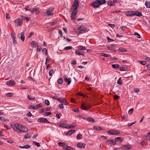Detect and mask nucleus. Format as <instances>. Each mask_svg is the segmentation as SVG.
Listing matches in <instances>:
<instances>
[{
  "mask_svg": "<svg viewBox=\"0 0 150 150\" xmlns=\"http://www.w3.org/2000/svg\"><path fill=\"white\" fill-rule=\"evenodd\" d=\"M79 6L78 0H75L71 6V10L72 11H77V9Z\"/></svg>",
  "mask_w": 150,
  "mask_h": 150,
  "instance_id": "nucleus-1",
  "label": "nucleus"
},
{
  "mask_svg": "<svg viewBox=\"0 0 150 150\" xmlns=\"http://www.w3.org/2000/svg\"><path fill=\"white\" fill-rule=\"evenodd\" d=\"M15 25L17 27L21 26L23 23V20L20 18H18L14 21Z\"/></svg>",
  "mask_w": 150,
  "mask_h": 150,
  "instance_id": "nucleus-2",
  "label": "nucleus"
},
{
  "mask_svg": "<svg viewBox=\"0 0 150 150\" xmlns=\"http://www.w3.org/2000/svg\"><path fill=\"white\" fill-rule=\"evenodd\" d=\"M54 8H53L48 9L47 11L44 13V16H47L48 15L50 16L53 15V13L52 12L54 11Z\"/></svg>",
  "mask_w": 150,
  "mask_h": 150,
  "instance_id": "nucleus-3",
  "label": "nucleus"
},
{
  "mask_svg": "<svg viewBox=\"0 0 150 150\" xmlns=\"http://www.w3.org/2000/svg\"><path fill=\"white\" fill-rule=\"evenodd\" d=\"M38 122H41L46 123H50V122L47 120V119L45 118L40 117L37 120Z\"/></svg>",
  "mask_w": 150,
  "mask_h": 150,
  "instance_id": "nucleus-4",
  "label": "nucleus"
},
{
  "mask_svg": "<svg viewBox=\"0 0 150 150\" xmlns=\"http://www.w3.org/2000/svg\"><path fill=\"white\" fill-rule=\"evenodd\" d=\"M108 132L111 135L118 134L120 133V132L119 131L114 129L108 131Z\"/></svg>",
  "mask_w": 150,
  "mask_h": 150,
  "instance_id": "nucleus-5",
  "label": "nucleus"
},
{
  "mask_svg": "<svg viewBox=\"0 0 150 150\" xmlns=\"http://www.w3.org/2000/svg\"><path fill=\"white\" fill-rule=\"evenodd\" d=\"M116 141L113 140H108L105 142L106 144L110 146H113L115 144Z\"/></svg>",
  "mask_w": 150,
  "mask_h": 150,
  "instance_id": "nucleus-6",
  "label": "nucleus"
},
{
  "mask_svg": "<svg viewBox=\"0 0 150 150\" xmlns=\"http://www.w3.org/2000/svg\"><path fill=\"white\" fill-rule=\"evenodd\" d=\"M14 127L15 128L12 127L13 130L14 131H16V129H18L20 131L21 127H22V125H19L17 124H15L14 125Z\"/></svg>",
  "mask_w": 150,
  "mask_h": 150,
  "instance_id": "nucleus-7",
  "label": "nucleus"
},
{
  "mask_svg": "<svg viewBox=\"0 0 150 150\" xmlns=\"http://www.w3.org/2000/svg\"><path fill=\"white\" fill-rule=\"evenodd\" d=\"M18 37L19 39H21V41H24L25 39V37L24 36V33L23 32L19 33L18 34Z\"/></svg>",
  "mask_w": 150,
  "mask_h": 150,
  "instance_id": "nucleus-8",
  "label": "nucleus"
},
{
  "mask_svg": "<svg viewBox=\"0 0 150 150\" xmlns=\"http://www.w3.org/2000/svg\"><path fill=\"white\" fill-rule=\"evenodd\" d=\"M64 81L67 83V84H70L71 81V78H67L66 76H64Z\"/></svg>",
  "mask_w": 150,
  "mask_h": 150,
  "instance_id": "nucleus-9",
  "label": "nucleus"
},
{
  "mask_svg": "<svg viewBox=\"0 0 150 150\" xmlns=\"http://www.w3.org/2000/svg\"><path fill=\"white\" fill-rule=\"evenodd\" d=\"M122 148L123 150H128L132 148L131 145H125L122 146Z\"/></svg>",
  "mask_w": 150,
  "mask_h": 150,
  "instance_id": "nucleus-10",
  "label": "nucleus"
},
{
  "mask_svg": "<svg viewBox=\"0 0 150 150\" xmlns=\"http://www.w3.org/2000/svg\"><path fill=\"white\" fill-rule=\"evenodd\" d=\"M100 5L99 1L98 0L93 2L92 3V5L94 8H98Z\"/></svg>",
  "mask_w": 150,
  "mask_h": 150,
  "instance_id": "nucleus-11",
  "label": "nucleus"
},
{
  "mask_svg": "<svg viewBox=\"0 0 150 150\" xmlns=\"http://www.w3.org/2000/svg\"><path fill=\"white\" fill-rule=\"evenodd\" d=\"M66 121H64L60 123H58V124L59 126L67 128L68 125L66 124Z\"/></svg>",
  "mask_w": 150,
  "mask_h": 150,
  "instance_id": "nucleus-12",
  "label": "nucleus"
},
{
  "mask_svg": "<svg viewBox=\"0 0 150 150\" xmlns=\"http://www.w3.org/2000/svg\"><path fill=\"white\" fill-rule=\"evenodd\" d=\"M72 11L73 12L71 15V18L72 20H73L75 18L76 15L78 13V11Z\"/></svg>",
  "mask_w": 150,
  "mask_h": 150,
  "instance_id": "nucleus-13",
  "label": "nucleus"
},
{
  "mask_svg": "<svg viewBox=\"0 0 150 150\" xmlns=\"http://www.w3.org/2000/svg\"><path fill=\"white\" fill-rule=\"evenodd\" d=\"M85 145L86 144H85L81 142H79L77 144V146L81 149H83L84 148Z\"/></svg>",
  "mask_w": 150,
  "mask_h": 150,
  "instance_id": "nucleus-14",
  "label": "nucleus"
},
{
  "mask_svg": "<svg viewBox=\"0 0 150 150\" xmlns=\"http://www.w3.org/2000/svg\"><path fill=\"white\" fill-rule=\"evenodd\" d=\"M77 29L78 30H79L83 32L86 31L87 29V28L86 27L81 26L78 27L77 28Z\"/></svg>",
  "mask_w": 150,
  "mask_h": 150,
  "instance_id": "nucleus-15",
  "label": "nucleus"
},
{
  "mask_svg": "<svg viewBox=\"0 0 150 150\" xmlns=\"http://www.w3.org/2000/svg\"><path fill=\"white\" fill-rule=\"evenodd\" d=\"M15 35V33H11V37L12 38V39L13 40V43L16 44L17 42L15 40V37L14 36Z\"/></svg>",
  "mask_w": 150,
  "mask_h": 150,
  "instance_id": "nucleus-16",
  "label": "nucleus"
},
{
  "mask_svg": "<svg viewBox=\"0 0 150 150\" xmlns=\"http://www.w3.org/2000/svg\"><path fill=\"white\" fill-rule=\"evenodd\" d=\"M134 11H128L126 12V15L127 16H134Z\"/></svg>",
  "mask_w": 150,
  "mask_h": 150,
  "instance_id": "nucleus-17",
  "label": "nucleus"
},
{
  "mask_svg": "<svg viewBox=\"0 0 150 150\" xmlns=\"http://www.w3.org/2000/svg\"><path fill=\"white\" fill-rule=\"evenodd\" d=\"M20 131L23 132H26L28 131V129L25 127L22 126Z\"/></svg>",
  "mask_w": 150,
  "mask_h": 150,
  "instance_id": "nucleus-18",
  "label": "nucleus"
},
{
  "mask_svg": "<svg viewBox=\"0 0 150 150\" xmlns=\"http://www.w3.org/2000/svg\"><path fill=\"white\" fill-rule=\"evenodd\" d=\"M134 12V16L135 15L139 17L142 16V13L138 11H135Z\"/></svg>",
  "mask_w": 150,
  "mask_h": 150,
  "instance_id": "nucleus-19",
  "label": "nucleus"
},
{
  "mask_svg": "<svg viewBox=\"0 0 150 150\" xmlns=\"http://www.w3.org/2000/svg\"><path fill=\"white\" fill-rule=\"evenodd\" d=\"M123 140V138L122 137H119L115 138V140L116 142L120 141V143H121Z\"/></svg>",
  "mask_w": 150,
  "mask_h": 150,
  "instance_id": "nucleus-20",
  "label": "nucleus"
},
{
  "mask_svg": "<svg viewBox=\"0 0 150 150\" xmlns=\"http://www.w3.org/2000/svg\"><path fill=\"white\" fill-rule=\"evenodd\" d=\"M16 83L13 81L12 80H10L6 82V84H15Z\"/></svg>",
  "mask_w": 150,
  "mask_h": 150,
  "instance_id": "nucleus-21",
  "label": "nucleus"
},
{
  "mask_svg": "<svg viewBox=\"0 0 150 150\" xmlns=\"http://www.w3.org/2000/svg\"><path fill=\"white\" fill-rule=\"evenodd\" d=\"M91 107V106H89L88 108H89ZM81 108L84 110H86L88 109V108L86 106H85L84 105V103H82L81 104Z\"/></svg>",
  "mask_w": 150,
  "mask_h": 150,
  "instance_id": "nucleus-22",
  "label": "nucleus"
},
{
  "mask_svg": "<svg viewBox=\"0 0 150 150\" xmlns=\"http://www.w3.org/2000/svg\"><path fill=\"white\" fill-rule=\"evenodd\" d=\"M146 7L147 8H150V1H146L145 2Z\"/></svg>",
  "mask_w": 150,
  "mask_h": 150,
  "instance_id": "nucleus-23",
  "label": "nucleus"
},
{
  "mask_svg": "<svg viewBox=\"0 0 150 150\" xmlns=\"http://www.w3.org/2000/svg\"><path fill=\"white\" fill-rule=\"evenodd\" d=\"M19 148L21 149L22 148H25L28 149L30 147V146L28 144H26L23 146H20Z\"/></svg>",
  "mask_w": 150,
  "mask_h": 150,
  "instance_id": "nucleus-24",
  "label": "nucleus"
},
{
  "mask_svg": "<svg viewBox=\"0 0 150 150\" xmlns=\"http://www.w3.org/2000/svg\"><path fill=\"white\" fill-rule=\"evenodd\" d=\"M39 10V8L37 7L32 9L31 10V12L32 14H33L34 12H37Z\"/></svg>",
  "mask_w": 150,
  "mask_h": 150,
  "instance_id": "nucleus-25",
  "label": "nucleus"
},
{
  "mask_svg": "<svg viewBox=\"0 0 150 150\" xmlns=\"http://www.w3.org/2000/svg\"><path fill=\"white\" fill-rule=\"evenodd\" d=\"M21 17L24 20H25L27 21H29L31 18L30 17H25L23 16H21Z\"/></svg>",
  "mask_w": 150,
  "mask_h": 150,
  "instance_id": "nucleus-26",
  "label": "nucleus"
},
{
  "mask_svg": "<svg viewBox=\"0 0 150 150\" xmlns=\"http://www.w3.org/2000/svg\"><path fill=\"white\" fill-rule=\"evenodd\" d=\"M86 120L89 122H95L94 119L93 118L91 117L87 118Z\"/></svg>",
  "mask_w": 150,
  "mask_h": 150,
  "instance_id": "nucleus-27",
  "label": "nucleus"
},
{
  "mask_svg": "<svg viewBox=\"0 0 150 150\" xmlns=\"http://www.w3.org/2000/svg\"><path fill=\"white\" fill-rule=\"evenodd\" d=\"M107 3L108 5L110 6H113L115 5V4L112 1H108Z\"/></svg>",
  "mask_w": 150,
  "mask_h": 150,
  "instance_id": "nucleus-28",
  "label": "nucleus"
},
{
  "mask_svg": "<svg viewBox=\"0 0 150 150\" xmlns=\"http://www.w3.org/2000/svg\"><path fill=\"white\" fill-rule=\"evenodd\" d=\"M75 130L71 129L67 132V134L68 135H71L72 134L75 133Z\"/></svg>",
  "mask_w": 150,
  "mask_h": 150,
  "instance_id": "nucleus-29",
  "label": "nucleus"
},
{
  "mask_svg": "<svg viewBox=\"0 0 150 150\" xmlns=\"http://www.w3.org/2000/svg\"><path fill=\"white\" fill-rule=\"evenodd\" d=\"M62 104L64 105H67V103L66 102V100L64 98L60 99L59 101Z\"/></svg>",
  "mask_w": 150,
  "mask_h": 150,
  "instance_id": "nucleus-30",
  "label": "nucleus"
},
{
  "mask_svg": "<svg viewBox=\"0 0 150 150\" xmlns=\"http://www.w3.org/2000/svg\"><path fill=\"white\" fill-rule=\"evenodd\" d=\"M118 51L120 52H125L127 51V50L123 47H120L118 49Z\"/></svg>",
  "mask_w": 150,
  "mask_h": 150,
  "instance_id": "nucleus-31",
  "label": "nucleus"
},
{
  "mask_svg": "<svg viewBox=\"0 0 150 150\" xmlns=\"http://www.w3.org/2000/svg\"><path fill=\"white\" fill-rule=\"evenodd\" d=\"M27 98L28 99L30 100H34L35 99V97L32 96L31 95H28Z\"/></svg>",
  "mask_w": 150,
  "mask_h": 150,
  "instance_id": "nucleus-32",
  "label": "nucleus"
},
{
  "mask_svg": "<svg viewBox=\"0 0 150 150\" xmlns=\"http://www.w3.org/2000/svg\"><path fill=\"white\" fill-rule=\"evenodd\" d=\"M93 128L95 129L98 130V131H100L102 129H102V128L100 127H99L97 126H94L93 127Z\"/></svg>",
  "mask_w": 150,
  "mask_h": 150,
  "instance_id": "nucleus-33",
  "label": "nucleus"
},
{
  "mask_svg": "<svg viewBox=\"0 0 150 150\" xmlns=\"http://www.w3.org/2000/svg\"><path fill=\"white\" fill-rule=\"evenodd\" d=\"M63 82V79L62 78H61L59 79H58V80L57 81V83L59 84H62Z\"/></svg>",
  "mask_w": 150,
  "mask_h": 150,
  "instance_id": "nucleus-34",
  "label": "nucleus"
},
{
  "mask_svg": "<svg viewBox=\"0 0 150 150\" xmlns=\"http://www.w3.org/2000/svg\"><path fill=\"white\" fill-rule=\"evenodd\" d=\"M120 66L118 64H117L112 65V68L114 69L119 68Z\"/></svg>",
  "mask_w": 150,
  "mask_h": 150,
  "instance_id": "nucleus-35",
  "label": "nucleus"
},
{
  "mask_svg": "<svg viewBox=\"0 0 150 150\" xmlns=\"http://www.w3.org/2000/svg\"><path fill=\"white\" fill-rule=\"evenodd\" d=\"M42 51L43 53H44L45 55L47 56L48 55L47 50L46 48H43L42 50Z\"/></svg>",
  "mask_w": 150,
  "mask_h": 150,
  "instance_id": "nucleus-36",
  "label": "nucleus"
},
{
  "mask_svg": "<svg viewBox=\"0 0 150 150\" xmlns=\"http://www.w3.org/2000/svg\"><path fill=\"white\" fill-rule=\"evenodd\" d=\"M78 48L81 50H86V47L82 46H79Z\"/></svg>",
  "mask_w": 150,
  "mask_h": 150,
  "instance_id": "nucleus-37",
  "label": "nucleus"
},
{
  "mask_svg": "<svg viewBox=\"0 0 150 150\" xmlns=\"http://www.w3.org/2000/svg\"><path fill=\"white\" fill-rule=\"evenodd\" d=\"M100 54L101 55L105 57H110V55L109 54L107 53L104 54L103 53H100Z\"/></svg>",
  "mask_w": 150,
  "mask_h": 150,
  "instance_id": "nucleus-38",
  "label": "nucleus"
},
{
  "mask_svg": "<svg viewBox=\"0 0 150 150\" xmlns=\"http://www.w3.org/2000/svg\"><path fill=\"white\" fill-rule=\"evenodd\" d=\"M31 44L32 46L33 47H35V46H37V45H38V43L37 42H36L35 43V41H32Z\"/></svg>",
  "mask_w": 150,
  "mask_h": 150,
  "instance_id": "nucleus-39",
  "label": "nucleus"
},
{
  "mask_svg": "<svg viewBox=\"0 0 150 150\" xmlns=\"http://www.w3.org/2000/svg\"><path fill=\"white\" fill-rule=\"evenodd\" d=\"M127 69V68L126 67H120V70L121 71H124L126 70Z\"/></svg>",
  "mask_w": 150,
  "mask_h": 150,
  "instance_id": "nucleus-40",
  "label": "nucleus"
},
{
  "mask_svg": "<svg viewBox=\"0 0 150 150\" xmlns=\"http://www.w3.org/2000/svg\"><path fill=\"white\" fill-rule=\"evenodd\" d=\"M83 136L82 135L80 134H78L77 136V139L78 140L81 139L82 138Z\"/></svg>",
  "mask_w": 150,
  "mask_h": 150,
  "instance_id": "nucleus-41",
  "label": "nucleus"
},
{
  "mask_svg": "<svg viewBox=\"0 0 150 150\" xmlns=\"http://www.w3.org/2000/svg\"><path fill=\"white\" fill-rule=\"evenodd\" d=\"M100 5L103 4L105 3L106 1L105 0H98Z\"/></svg>",
  "mask_w": 150,
  "mask_h": 150,
  "instance_id": "nucleus-42",
  "label": "nucleus"
},
{
  "mask_svg": "<svg viewBox=\"0 0 150 150\" xmlns=\"http://www.w3.org/2000/svg\"><path fill=\"white\" fill-rule=\"evenodd\" d=\"M51 60V59L50 57H48L46 59V62L45 63V64H46L47 63H48Z\"/></svg>",
  "mask_w": 150,
  "mask_h": 150,
  "instance_id": "nucleus-43",
  "label": "nucleus"
},
{
  "mask_svg": "<svg viewBox=\"0 0 150 150\" xmlns=\"http://www.w3.org/2000/svg\"><path fill=\"white\" fill-rule=\"evenodd\" d=\"M35 109H37L40 108L42 107V104H39L36 105L35 106Z\"/></svg>",
  "mask_w": 150,
  "mask_h": 150,
  "instance_id": "nucleus-44",
  "label": "nucleus"
},
{
  "mask_svg": "<svg viewBox=\"0 0 150 150\" xmlns=\"http://www.w3.org/2000/svg\"><path fill=\"white\" fill-rule=\"evenodd\" d=\"M65 144L64 142H59L58 143V144L59 146L63 147Z\"/></svg>",
  "mask_w": 150,
  "mask_h": 150,
  "instance_id": "nucleus-45",
  "label": "nucleus"
},
{
  "mask_svg": "<svg viewBox=\"0 0 150 150\" xmlns=\"http://www.w3.org/2000/svg\"><path fill=\"white\" fill-rule=\"evenodd\" d=\"M72 48V47L71 46H67L65 47L64 48V50H71Z\"/></svg>",
  "mask_w": 150,
  "mask_h": 150,
  "instance_id": "nucleus-46",
  "label": "nucleus"
},
{
  "mask_svg": "<svg viewBox=\"0 0 150 150\" xmlns=\"http://www.w3.org/2000/svg\"><path fill=\"white\" fill-rule=\"evenodd\" d=\"M30 137V134L28 133H27V134H25L24 136V137L26 139L29 138Z\"/></svg>",
  "mask_w": 150,
  "mask_h": 150,
  "instance_id": "nucleus-47",
  "label": "nucleus"
},
{
  "mask_svg": "<svg viewBox=\"0 0 150 150\" xmlns=\"http://www.w3.org/2000/svg\"><path fill=\"white\" fill-rule=\"evenodd\" d=\"M54 72V70L53 69H52L50 70L49 72V75L50 76H52V74Z\"/></svg>",
  "mask_w": 150,
  "mask_h": 150,
  "instance_id": "nucleus-48",
  "label": "nucleus"
},
{
  "mask_svg": "<svg viewBox=\"0 0 150 150\" xmlns=\"http://www.w3.org/2000/svg\"><path fill=\"white\" fill-rule=\"evenodd\" d=\"M117 83L118 84H122V81L121 77H120L118 80Z\"/></svg>",
  "mask_w": 150,
  "mask_h": 150,
  "instance_id": "nucleus-49",
  "label": "nucleus"
},
{
  "mask_svg": "<svg viewBox=\"0 0 150 150\" xmlns=\"http://www.w3.org/2000/svg\"><path fill=\"white\" fill-rule=\"evenodd\" d=\"M13 95V93H8L6 94V96L7 97H11Z\"/></svg>",
  "mask_w": 150,
  "mask_h": 150,
  "instance_id": "nucleus-50",
  "label": "nucleus"
},
{
  "mask_svg": "<svg viewBox=\"0 0 150 150\" xmlns=\"http://www.w3.org/2000/svg\"><path fill=\"white\" fill-rule=\"evenodd\" d=\"M75 127V126L74 125H67V128L74 129Z\"/></svg>",
  "mask_w": 150,
  "mask_h": 150,
  "instance_id": "nucleus-51",
  "label": "nucleus"
},
{
  "mask_svg": "<svg viewBox=\"0 0 150 150\" xmlns=\"http://www.w3.org/2000/svg\"><path fill=\"white\" fill-rule=\"evenodd\" d=\"M7 119H5V118L3 117H0V120L2 122H6Z\"/></svg>",
  "mask_w": 150,
  "mask_h": 150,
  "instance_id": "nucleus-52",
  "label": "nucleus"
},
{
  "mask_svg": "<svg viewBox=\"0 0 150 150\" xmlns=\"http://www.w3.org/2000/svg\"><path fill=\"white\" fill-rule=\"evenodd\" d=\"M75 53L76 55H81V53L80 52L79 50L78 49L76 50Z\"/></svg>",
  "mask_w": 150,
  "mask_h": 150,
  "instance_id": "nucleus-53",
  "label": "nucleus"
},
{
  "mask_svg": "<svg viewBox=\"0 0 150 150\" xmlns=\"http://www.w3.org/2000/svg\"><path fill=\"white\" fill-rule=\"evenodd\" d=\"M51 114V113L50 112H45L44 113V115L45 116H47L50 115Z\"/></svg>",
  "mask_w": 150,
  "mask_h": 150,
  "instance_id": "nucleus-54",
  "label": "nucleus"
},
{
  "mask_svg": "<svg viewBox=\"0 0 150 150\" xmlns=\"http://www.w3.org/2000/svg\"><path fill=\"white\" fill-rule=\"evenodd\" d=\"M140 63L142 65H144L146 64V62L144 61H141L140 62Z\"/></svg>",
  "mask_w": 150,
  "mask_h": 150,
  "instance_id": "nucleus-55",
  "label": "nucleus"
},
{
  "mask_svg": "<svg viewBox=\"0 0 150 150\" xmlns=\"http://www.w3.org/2000/svg\"><path fill=\"white\" fill-rule=\"evenodd\" d=\"M37 51H38L39 52H40L41 49V46H39L38 45H37Z\"/></svg>",
  "mask_w": 150,
  "mask_h": 150,
  "instance_id": "nucleus-56",
  "label": "nucleus"
},
{
  "mask_svg": "<svg viewBox=\"0 0 150 150\" xmlns=\"http://www.w3.org/2000/svg\"><path fill=\"white\" fill-rule=\"evenodd\" d=\"M33 144H35L37 146H40V145L39 143L35 141H33Z\"/></svg>",
  "mask_w": 150,
  "mask_h": 150,
  "instance_id": "nucleus-57",
  "label": "nucleus"
},
{
  "mask_svg": "<svg viewBox=\"0 0 150 150\" xmlns=\"http://www.w3.org/2000/svg\"><path fill=\"white\" fill-rule=\"evenodd\" d=\"M45 103L46 105L47 106H48L50 105V102L47 100H45Z\"/></svg>",
  "mask_w": 150,
  "mask_h": 150,
  "instance_id": "nucleus-58",
  "label": "nucleus"
},
{
  "mask_svg": "<svg viewBox=\"0 0 150 150\" xmlns=\"http://www.w3.org/2000/svg\"><path fill=\"white\" fill-rule=\"evenodd\" d=\"M134 35H137V38H141L140 35L137 33H135Z\"/></svg>",
  "mask_w": 150,
  "mask_h": 150,
  "instance_id": "nucleus-59",
  "label": "nucleus"
},
{
  "mask_svg": "<svg viewBox=\"0 0 150 150\" xmlns=\"http://www.w3.org/2000/svg\"><path fill=\"white\" fill-rule=\"evenodd\" d=\"M68 146H68L67 144H64V145L63 147V148L64 149L67 150V148H68Z\"/></svg>",
  "mask_w": 150,
  "mask_h": 150,
  "instance_id": "nucleus-60",
  "label": "nucleus"
},
{
  "mask_svg": "<svg viewBox=\"0 0 150 150\" xmlns=\"http://www.w3.org/2000/svg\"><path fill=\"white\" fill-rule=\"evenodd\" d=\"M67 150H75V149L70 146H69L68 148L67 149Z\"/></svg>",
  "mask_w": 150,
  "mask_h": 150,
  "instance_id": "nucleus-61",
  "label": "nucleus"
},
{
  "mask_svg": "<svg viewBox=\"0 0 150 150\" xmlns=\"http://www.w3.org/2000/svg\"><path fill=\"white\" fill-rule=\"evenodd\" d=\"M53 98H54V99L56 100H58L59 101V100H60L61 99L60 98H58V97L57 96H54L53 97Z\"/></svg>",
  "mask_w": 150,
  "mask_h": 150,
  "instance_id": "nucleus-62",
  "label": "nucleus"
},
{
  "mask_svg": "<svg viewBox=\"0 0 150 150\" xmlns=\"http://www.w3.org/2000/svg\"><path fill=\"white\" fill-rule=\"evenodd\" d=\"M133 110L134 109L133 108L130 109L128 111V113L130 114H132L133 113Z\"/></svg>",
  "mask_w": 150,
  "mask_h": 150,
  "instance_id": "nucleus-63",
  "label": "nucleus"
},
{
  "mask_svg": "<svg viewBox=\"0 0 150 150\" xmlns=\"http://www.w3.org/2000/svg\"><path fill=\"white\" fill-rule=\"evenodd\" d=\"M35 106H34L33 105H30L29 106V109H35Z\"/></svg>",
  "mask_w": 150,
  "mask_h": 150,
  "instance_id": "nucleus-64",
  "label": "nucleus"
}]
</instances>
